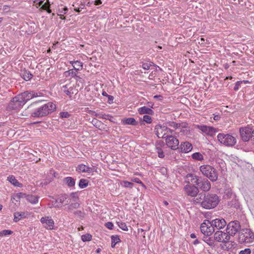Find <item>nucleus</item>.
<instances>
[{
	"label": "nucleus",
	"instance_id": "09e8293b",
	"mask_svg": "<svg viewBox=\"0 0 254 254\" xmlns=\"http://www.w3.org/2000/svg\"><path fill=\"white\" fill-rule=\"evenodd\" d=\"M50 174L52 176H54V178H59L60 177V174L58 172L55 171L53 169L50 170Z\"/></svg>",
	"mask_w": 254,
	"mask_h": 254
},
{
	"label": "nucleus",
	"instance_id": "c9c22d12",
	"mask_svg": "<svg viewBox=\"0 0 254 254\" xmlns=\"http://www.w3.org/2000/svg\"><path fill=\"white\" fill-rule=\"evenodd\" d=\"M208 236L204 237L203 241L206 243L209 246L214 247L215 246V243L214 240L211 237H207Z\"/></svg>",
	"mask_w": 254,
	"mask_h": 254
},
{
	"label": "nucleus",
	"instance_id": "4c0bfd02",
	"mask_svg": "<svg viewBox=\"0 0 254 254\" xmlns=\"http://www.w3.org/2000/svg\"><path fill=\"white\" fill-rule=\"evenodd\" d=\"M88 181L86 179H81L80 180L78 186L81 189H84L88 186Z\"/></svg>",
	"mask_w": 254,
	"mask_h": 254
},
{
	"label": "nucleus",
	"instance_id": "6ab92c4d",
	"mask_svg": "<svg viewBox=\"0 0 254 254\" xmlns=\"http://www.w3.org/2000/svg\"><path fill=\"white\" fill-rule=\"evenodd\" d=\"M201 178L193 174H188L186 176V180H189L191 185L197 186Z\"/></svg>",
	"mask_w": 254,
	"mask_h": 254
},
{
	"label": "nucleus",
	"instance_id": "a211bd4d",
	"mask_svg": "<svg viewBox=\"0 0 254 254\" xmlns=\"http://www.w3.org/2000/svg\"><path fill=\"white\" fill-rule=\"evenodd\" d=\"M192 149V144L187 141L181 143L180 147H179L178 148L180 152L185 153L190 152Z\"/></svg>",
	"mask_w": 254,
	"mask_h": 254
},
{
	"label": "nucleus",
	"instance_id": "39448f33",
	"mask_svg": "<svg viewBox=\"0 0 254 254\" xmlns=\"http://www.w3.org/2000/svg\"><path fill=\"white\" fill-rule=\"evenodd\" d=\"M201 174L210 181L215 182L218 180V173L217 170L209 165H203L199 167Z\"/></svg>",
	"mask_w": 254,
	"mask_h": 254
},
{
	"label": "nucleus",
	"instance_id": "c85d7f7f",
	"mask_svg": "<svg viewBox=\"0 0 254 254\" xmlns=\"http://www.w3.org/2000/svg\"><path fill=\"white\" fill-rule=\"evenodd\" d=\"M26 218V215L25 212H16L14 213V219L13 221L15 222H17L21 219Z\"/></svg>",
	"mask_w": 254,
	"mask_h": 254
},
{
	"label": "nucleus",
	"instance_id": "ea45409f",
	"mask_svg": "<svg viewBox=\"0 0 254 254\" xmlns=\"http://www.w3.org/2000/svg\"><path fill=\"white\" fill-rule=\"evenodd\" d=\"M94 116L98 118L106 120H109V118L111 117V116H110L109 115H106L105 114H104L103 112H101L99 113H95Z\"/></svg>",
	"mask_w": 254,
	"mask_h": 254
},
{
	"label": "nucleus",
	"instance_id": "5fc2aeb1",
	"mask_svg": "<svg viewBox=\"0 0 254 254\" xmlns=\"http://www.w3.org/2000/svg\"><path fill=\"white\" fill-rule=\"evenodd\" d=\"M165 145L164 142L162 140H159L156 142L155 147H163Z\"/></svg>",
	"mask_w": 254,
	"mask_h": 254
},
{
	"label": "nucleus",
	"instance_id": "412c9836",
	"mask_svg": "<svg viewBox=\"0 0 254 254\" xmlns=\"http://www.w3.org/2000/svg\"><path fill=\"white\" fill-rule=\"evenodd\" d=\"M68 202V203L66 204L67 206L64 208V209L69 213L73 212L74 210L78 208L80 206L78 202H71L70 203H69V202Z\"/></svg>",
	"mask_w": 254,
	"mask_h": 254
},
{
	"label": "nucleus",
	"instance_id": "c03bdc74",
	"mask_svg": "<svg viewBox=\"0 0 254 254\" xmlns=\"http://www.w3.org/2000/svg\"><path fill=\"white\" fill-rule=\"evenodd\" d=\"M13 233V231L10 230H3L0 232V237L10 235Z\"/></svg>",
	"mask_w": 254,
	"mask_h": 254
},
{
	"label": "nucleus",
	"instance_id": "5701e85b",
	"mask_svg": "<svg viewBox=\"0 0 254 254\" xmlns=\"http://www.w3.org/2000/svg\"><path fill=\"white\" fill-rule=\"evenodd\" d=\"M75 181L76 179L71 177H67L64 178V182L65 183L67 186L71 189L74 188L75 185Z\"/></svg>",
	"mask_w": 254,
	"mask_h": 254
},
{
	"label": "nucleus",
	"instance_id": "473e14b6",
	"mask_svg": "<svg viewBox=\"0 0 254 254\" xmlns=\"http://www.w3.org/2000/svg\"><path fill=\"white\" fill-rule=\"evenodd\" d=\"M53 205L55 207H61L63 206V200L60 197L54 198L52 201Z\"/></svg>",
	"mask_w": 254,
	"mask_h": 254
},
{
	"label": "nucleus",
	"instance_id": "603ef678",
	"mask_svg": "<svg viewBox=\"0 0 254 254\" xmlns=\"http://www.w3.org/2000/svg\"><path fill=\"white\" fill-rule=\"evenodd\" d=\"M251 250L249 248H246L244 250H241L239 252V254H251Z\"/></svg>",
	"mask_w": 254,
	"mask_h": 254
},
{
	"label": "nucleus",
	"instance_id": "72a5a7b5",
	"mask_svg": "<svg viewBox=\"0 0 254 254\" xmlns=\"http://www.w3.org/2000/svg\"><path fill=\"white\" fill-rule=\"evenodd\" d=\"M42 10H46L49 13L52 12L51 9H50V3L49 0H46V2L44 3V4L41 6L40 8Z\"/></svg>",
	"mask_w": 254,
	"mask_h": 254
},
{
	"label": "nucleus",
	"instance_id": "3c124183",
	"mask_svg": "<svg viewBox=\"0 0 254 254\" xmlns=\"http://www.w3.org/2000/svg\"><path fill=\"white\" fill-rule=\"evenodd\" d=\"M74 215L77 216L79 218H82L84 217V213L80 210H77L73 212Z\"/></svg>",
	"mask_w": 254,
	"mask_h": 254
},
{
	"label": "nucleus",
	"instance_id": "4be33fe9",
	"mask_svg": "<svg viewBox=\"0 0 254 254\" xmlns=\"http://www.w3.org/2000/svg\"><path fill=\"white\" fill-rule=\"evenodd\" d=\"M69 63L71 64L74 71H76V73L78 70L82 69V63L79 61H69Z\"/></svg>",
	"mask_w": 254,
	"mask_h": 254
},
{
	"label": "nucleus",
	"instance_id": "7ed1b4c3",
	"mask_svg": "<svg viewBox=\"0 0 254 254\" xmlns=\"http://www.w3.org/2000/svg\"><path fill=\"white\" fill-rule=\"evenodd\" d=\"M43 94L34 91H26L15 96L11 99L7 106L9 110H19L25 103L31 99L41 96Z\"/></svg>",
	"mask_w": 254,
	"mask_h": 254
},
{
	"label": "nucleus",
	"instance_id": "f8f14e48",
	"mask_svg": "<svg viewBox=\"0 0 254 254\" xmlns=\"http://www.w3.org/2000/svg\"><path fill=\"white\" fill-rule=\"evenodd\" d=\"M166 145L171 149L176 150L179 148V141L175 136L171 135L165 138Z\"/></svg>",
	"mask_w": 254,
	"mask_h": 254
},
{
	"label": "nucleus",
	"instance_id": "37998d69",
	"mask_svg": "<svg viewBox=\"0 0 254 254\" xmlns=\"http://www.w3.org/2000/svg\"><path fill=\"white\" fill-rule=\"evenodd\" d=\"M121 184L124 187L129 188H132L134 185L132 183L127 181H122Z\"/></svg>",
	"mask_w": 254,
	"mask_h": 254
},
{
	"label": "nucleus",
	"instance_id": "20e7f679",
	"mask_svg": "<svg viewBox=\"0 0 254 254\" xmlns=\"http://www.w3.org/2000/svg\"><path fill=\"white\" fill-rule=\"evenodd\" d=\"M195 204H199L202 207L210 209L215 207L219 202L218 196L216 194L200 192L197 197L194 198Z\"/></svg>",
	"mask_w": 254,
	"mask_h": 254
},
{
	"label": "nucleus",
	"instance_id": "9b49d317",
	"mask_svg": "<svg viewBox=\"0 0 254 254\" xmlns=\"http://www.w3.org/2000/svg\"><path fill=\"white\" fill-rule=\"evenodd\" d=\"M240 136L243 141H248L251 139L252 132V127L248 125L246 127H241L239 129Z\"/></svg>",
	"mask_w": 254,
	"mask_h": 254
},
{
	"label": "nucleus",
	"instance_id": "7c9ffc66",
	"mask_svg": "<svg viewBox=\"0 0 254 254\" xmlns=\"http://www.w3.org/2000/svg\"><path fill=\"white\" fill-rule=\"evenodd\" d=\"M91 168L88 166L84 165V164H80L78 165L76 170L79 172H90Z\"/></svg>",
	"mask_w": 254,
	"mask_h": 254
},
{
	"label": "nucleus",
	"instance_id": "052dcab7",
	"mask_svg": "<svg viewBox=\"0 0 254 254\" xmlns=\"http://www.w3.org/2000/svg\"><path fill=\"white\" fill-rule=\"evenodd\" d=\"M225 195L227 196V197H229L231 196V195L232 194V190H226L225 191Z\"/></svg>",
	"mask_w": 254,
	"mask_h": 254
},
{
	"label": "nucleus",
	"instance_id": "ddd939ff",
	"mask_svg": "<svg viewBox=\"0 0 254 254\" xmlns=\"http://www.w3.org/2000/svg\"><path fill=\"white\" fill-rule=\"evenodd\" d=\"M167 127L166 125L158 124L154 128L155 134L159 138H165L167 137Z\"/></svg>",
	"mask_w": 254,
	"mask_h": 254
},
{
	"label": "nucleus",
	"instance_id": "dca6fc26",
	"mask_svg": "<svg viewBox=\"0 0 254 254\" xmlns=\"http://www.w3.org/2000/svg\"><path fill=\"white\" fill-rule=\"evenodd\" d=\"M210 222L213 227L218 230L223 229L227 225V223L223 218H216Z\"/></svg>",
	"mask_w": 254,
	"mask_h": 254
},
{
	"label": "nucleus",
	"instance_id": "0eeeda50",
	"mask_svg": "<svg viewBox=\"0 0 254 254\" xmlns=\"http://www.w3.org/2000/svg\"><path fill=\"white\" fill-rule=\"evenodd\" d=\"M218 140L220 143L226 146H233L236 142V138L230 134L220 133L217 135Z\"/></svg>",
	"mask_w": 254,
	"mask_h": 254
},
{
	"label": "nucleus",
	"instance_id": "bf43d9fd",
	"mask_svg": "<svg viewBox=\"0 0 254 254\" xmlns=\"http://www.w3.org/2000/svg\"><path fill=\"white\" fill-rule=\"evenodd\" d=\"M166 130H167V136H170L174 132V130L168 128V127H167V129H166Z\"/></svg>",
	"mask_w": 254,
	"mask_h": 254
},
{
	"label": "nucleus",
	"instance_id": "b1692460",
	"mask_svg": "<svg viewBox=\"0 0 254 254\" xmlns=\"http://www.w3.org/2000/svg\"><path fill=\"white\" fill-rule=\"evenodd\" d=\"M225 233L222 231H217L214 234V240L218 242H223Z\"/></svg>",
	"mask_w": 254,
	"mask_h": 254
},
{
	"label": "nucleus",
	"instance_id": "4d7b16f0",
	"mask_svg": "<svg viewBox=\"0 0 254 254\" xmlns=\"http://www.w3.org/2000/svg\"><path fill=\"white\" fill-rule=\"evenodd\" d=\"M106 226L109 229L112 230L113 229L114 225L113 223L109 222L106 223Z\"/></svg>",
	"mask_w": 254,
	"mask_h": 254
},
{
	"label": "nucleus",
	"instance_id": "e2e57ef3",
	"mask_svg": "<svg viewBox=\"0 0 254 254\" xmlns=\"http://www.w3.org/2000/svg\"><path fill=\"white\" fill-rule=\"evenodd\" d=\"M3 10L5 12H8L9 11V6L6 5L3 6Z\"/></svg>",
	"mask_w": 254,
	"mask_h": 254
},
{
	"label": "nucleus",
	"instance_id": "f03ea898",
	"mask_svg": "<svg viewBox=\"0 0 254 254\" xmlns=\"http://www.w3.org/2000/svg\"><path fill=\"white\" fill-rule=\"evenodd\" d=\"M43 94L34 91H26L15 96L11 99L7 106L9 110H19L25 103L31 99L41 96Z\"/></svg>",
	"mask_w": 254,
	"mask_h": 254
},
{
	"label": "nucleus",
	"instance_id": "f704fd0d",
	"mask_svg": "<svg viewBox=\"0 0 254 254\" xmlns=\"http://www.w3.org/2000/svg\"><path fill=\"white\" fill-rule=\"evenodd\" d=\"M76 71H74L73 69H69L67 71H64V76L66 77L72 78L76 76Z\"/></svg>",
	"mask_w": 254,
	"mask_h": 254
},
{
	"label": "nucleus",
	"instance_id": "1a4fd4ad",
	"mask_svg": "<svg viewBox=\"0 0 254 254\" xmlns=\"http://www.w3.org/2000/svg\"><path fill=\"white\" fill-rule=\"evenodd\" d=\"M187 184L184 187L185 193L189 196L197 197L198 195L199 190L197 186L194 185H191L190 181L185 180Z\"/></svg>",
	"mask_w": 254,
	"mask_h": 254
},
{
	"label": "nucleus",
	"instance_id": "f3484780",
	"mask_svg": "<svg viewBox=\"0 0 254 254\" xmlns=\"http://www.w3.org/2000/svg\"><path fill=\"white\" fill-rule=\"evenodd\" d=\"M40 221L43 224H46V225L44 226L46 229L49 230L53 229L54 222L53 220L49 217H42L40 219Z\"/></svg>",
	"mask_w": 254,
	"mask_h": 254
},
{
	"label": "nucleus",
	"instance_id": "69168bd1",
	"mask_svg": "<svg viewBox=\"0 0 254 254\" xmlns=\"http://www.w3.org/2000/svg\"><path fill=\"white\" fill-rule=\"evenodd\" d=\"M45 0H40L38 3L37 4L38 5V6L41 7L42 5L44 4Z\"/></svg>",
	"mask_w": 254,
	"mask_h": 254
},
{
	"label": "nucleus",
	"instance_id": "de8ad7c7",
	"mask_svg": "<svg viewBox=\"0 0 254 254\" xmlns=\"http://www.w3.org/2000/svg\"><path fill=\"white\" fill-rule=\"evenodd\" d=\"M143 120L147 124H150L152 122L151 117L149 115H144L143 117Z\"/></svg>",
	"mask_w": 254,
	"mask_h": 254
},
{
	"label": "nucleus",
	"instance_id": "774afa93",
	"mask_svg": "<svg viewBox=\"0 0 254 254\" xmlns=\"http://www.w3.org/2000/svg\"><path fill=\"white\" fill-rule=\"evenodd\" d=\"M251 139L254 141V128H253V127H252V132L251 134Z\"/></svg>",
	"mask_w": 254,
	"mask_h": 254
},
{
	"label": "nucleus",
	"instance_id": "338daca9",
	"mask_svg": "<svg viewBox=\"0 0 254 254\" xmlns=\"http://www.w3.org/2000/svg\"><path fill=\"white\" fill-rule=\"evenodd\" d=\"M102 3L101 0H96L94 1V4L96 5H99Z\"/></svg>",
	"mask_w": 254,
	"mask_h": 254
},
{
	"label": "nucleus",
	"instance_id": "423d86ee",
	"mask_svg": "<svg viewBox=\"0 0 254 254\" xmlns=\"http://www.w3.org/2000/svg\"><path fill=\"white\" fill-rule=\"evenodd\" d=\"M239 241L241 244L252 243L254 241V233L249 228L241 229L239 233Z\"/></svg>",
	"mask_w": 254,
	"mask_h": 254
},
{
	"label": "nucleus",
	"instance_id": "13d9d810",
	"mask_svg": "<svg viewBox=\"0 0 254 254\" xmlns=\"http://www.w3.org/2000/svg\"><path fill=\"white\" fill-rule=\"evenodd\" d=\"M132 182H135L137 184H141L142 186H144L143 183L138 178H134L131 180Z\"/></svg>",
	"mask_w": 254,
	"mask_h": 254
},
{
	"label": "nucleus",
	"instance_id": "2eb2a0df",
	"mask_svg": "<svg viewBox=\"0 0 254 254\" xmlns=\"http://www.w3.org/2000/svg\"><path fill=\"white\" fill-rule=\"evenodd\" d=\"M197 128L208 135L213 136L217 132V129L206 125H198Z\"/></svg>",
	"mask_w": 254,
	"mask_h": 254
},
{
	"label": "nucleus",
	"instance_id": "4468645a",
	"mask_svg": "<svg viewBox=\"0 0 254 254\" xmlns=\"http://www.w3.org/2000/svg\"><path fill=\"white\" fill-rule=\"evenodd\" d=\"M197 188L198 190L200 189L201 190L207 192L211 188V185L210 181L207 178H201L198 183L197 184Z\"/></svg>",
	"mask_w": 254,
	"mask_h": 254
},
{
	"label": "nucleus",
	"instance_id": "e433bc0d",
	"mask_svg": "<svg viewBox=\"0 0 254 254\" xmlns=\"http://www.w3.org/2000/svg\"><path fill=\"white\" fill-rule=\"evenodd\" d=\"M111 247L114 248L116 245L121 242L119 236L118 235L111 236Z\"/></svg>",
	"mask_w": 254,
	"mask_h": 254
},
{
	"label": "nucleus",
	"instance_id": "a878e982",
	"mask_svg": "<svg viewBox=\"0 0 254 254\" xmlns=\"http://www.w3.org/2000/svg\"><path fill=\"white\" fill-rule=\"evenodd\" d=\"M138 112L139 114L141 115L148 114L152 115L154 113V112L152 109L146 106L139 108L138 110Z\"/></svg>",
	"mask_w": 254,
	"mask_h": 254
},
{
	"label": "nucleus",
	"instance_id": "79ce46f5",
	"mask_svg": "<svg viewBox=\"0 0 254 254\" xmlns=\"http://www.w3.org/2000/svg\"><path fill=\"white\" fill-rule=\"evenodd\" d=\"M155 149L159 158H163L165 157L164 152L162 150V147H155Z\"/></svg>",
	"mask_w": 254,
	"mask_h": 254
},
{
	"label": "nucleus",
	"instance_id": "aec40b11",
	"mask_svg": "<svg viewBox=\"0 0 254 254\" xmlns=\"http://www.w3.org/2000/svg\"><path fill=\"white\" fill-rule=\"evenodd\" d=\"M20 75L24 80L27 81L30 80L33 77L31 72L26 68L21 70Z\"/></svg>",
	"mask_w": 254,
	"mask_h": 254
},
{
	"label": "nucleus",
	"instance_id": "cd10ccee",
	"mask_svg": "<svg viewBox=\"0 0 254 254\" xmlns=\"http://www.w3.org/2000/svg\"><path fill=\"white\" fill-rule=\"evenodd\" d=\"M79 200V196L77 192H71L69 195V198L67 200V202L68 201L69 203L71 202H78Z\"/></svg>",
	"mask_w": 254,
	"mask_h": 254
},
{
	"label": "nucleus",
	"instance_id": "6e6552de",
	"mask_svg": "<svg viewBox=\"0 0 254 254\" xmlns=\"http://www.w3.org/2000/svg\"><path fill=\"white\" fill-rule=\"evenodd\" d=\"M241 226L239 221H233L227 225L226 232L231 236H234L237 233H239L241 230Z\"/></svg>",
	"mask_w": 254,
	"mask_h": 254
},
{
	"label": "nucleus",
	"instance_id": "2f4dec72",
	"mask_svg": "<svg viewBox=\"0 0 254 254\" xmlns=\"http://www.w3.org/2000/svg\"><path fill=\"white\" fill-rule=\"evenodd\" d=\"M27 194L23 192H18L13 194L11 197V199H14L17 202L20 201L21 198L26 197Z\"/></svg>",
	"mask_w": 254,
	"mask_h": 254
},
{
	"label": "nucleus",
	"instance_id": "680f3d73",
	"mask_svg": "<svg viewBox=\"0 0 254 254\" xmlns=\"http://www.w3.org/2000/svg\"><path fill=\"white\" fill-rule=\"evenodd\" d=\"M71 57V56L68 54H64V59H65L66 60H69V61H68L69 63V61H70V60H71L72 59Z\"/></svg>",
	"mask_w": 254,
	"mask_h": 254
},
{
	"label": "nucleus",
	"instance_id": "a18cd8bd",
	"mask_svg": "<svg viewBox=\"0 0 254 254\" xmlns=\"http://www.w3.org/2000/svg\"><path fill=\"white\" fill-rule=\"evenodd\" d=\"M117 224L118 226L124 231H127L128 228L126 225V224L123 222H117Z\"/></svg>",
	"mask_w": 254,
	"mask_h": 254
},
{
	"label": "nucleus",
	"instance_id": "864d4df0",
	"mask_svg": "<svg viewBox=\"0 0 254 254\" xmlns=\"http://www.w3.org/2000/svg\"><path fill=\"white\" fill-rule=\"evenodd\" d=\"M230 235H229V234H228L227 232L225 233V235L224 237V239H223V242L222 243H227L229 241L230 239Z\"/></svg>",
	"mask_w": 254,
	"mask_h": 254
},
{
	"label": "nucleus",
	"instance_id": "a19ab883",
	"mask_svg": "<svg viewBox=\"0 0 254 254\" xmlns=\"http://www.w3.org/2000/svg\"><path fill=\"white\" fill-rule=\"evenodd\" d=\"M165 125L168 127H172L175 129L178 128L179 127H180V124L174 122H168L165 123Z\"/></svg>",
	"mask_w": 254,
	"mask_h": 254
},
{
	"label": "nucleus",
	"instance_id": "49530a36",
	"mask_svg": "<svg viewBox=\"0 0 254 254\" xmlns=\"http://www.w3.org/2000/svg\"><path fill=\"white\" fill-rule=\"evenodd\" d=\"M92 239V236L89 234L83 235L81 236V239L83 242L90 241Z\"/></svg>",
	"mask_w": 254,
	"mask_h": 254
},
{
	"label": "nucleus",
	"instance_id": "c756f323",
	"mask_svg": "<svg viewBox=\"0 0 254 254\" xmlns=\"http://www.w3.org/2000/svg\"><path fill=\"white\" fill-rule=\"evenodd\" d=\"M26 198L27 201H28L30 203L32 204H36L38 203L39 197L38 196L33 195L32 194H27Z\"/></svg>",
	"mask_w": 254,
	"mask_h": 254
},
{
	"label": "nucleus",
	"instance_id": "58836bf2",
	"mask_svg": "<svg viewBox=\"0 0 254 254\" xmlns=\"http://www.w3.org/2000/svg\"><path fill=\"white\" fill-rule=\"evenodd\" d=\"M192 158L196 160L201 161L203 160V156L199 152H195L192 154Z\"/></svg>",
	"mask_w": 254,
	"mask_h": 254
},
{
	"label": "nucleus",
	"instance_id": "9d476101",
	"mask_svg": "<svg viewBox=\"0 0 254 254\" xmlns=\"http://www.w3.org/2000/svg\"><path fill=\"white\" fill-rule=\"evenodd\" d=\"M200 231L205 236H209L214 232L215 229L210 221L205 220L200 225Z\"/></svg>",
	"mask_w": 254,
	"mask_h": 254
},
{
	"label": "nucleus",
	"instance_id": "0e129e2a",
	"mask_svg": "<svg viewBox=\"0 0 254 254\" xmlns=\"http://www.w3.org/2000/svg\"><path fill=\"white\" fill-rule=\"evenodd\" d=\"M51 182V180H49L48 181H46V180H44L42 182V186H45L46 185H47L48 184H49L50 182Z\"/></svg>",
	"mask_w": 254,
	"mask_h": 254
},
{
	"label": "nucleus",
	"instance_id": "8fccbe9b",
	"mask_svg": "<svg viewBox=\"0 0 254 254\" xmlns=\"http://www.w3.org/2000/svg\"><path fill=\"white\" fill-rule=\"evenodd\" d=\"M153 64V63H143L142 64V68L144 69H149L150 67L152 65V64Z\"/></svg>",
	"mask_w": 254,
	"mask_h": 254
},
{
	"label": "nucleus",
	"instance_id": "393cba45",
	"mask_svg": "<svg viewBox=\"0 0 254 254\" xmlns=\"http://www.w3.org/2000/svg\"><path fill=\"white\" fill-rule=\"evenodd\" d=\"M122 123L124 125H129L132 126H136L138 123L133 118H126L122 121Z\"/></svg>",
	"mask_w": 254,
	"mask_h": 254
},
{
	"label": "nucleus",
	"instance_id": "bb28decb",
	"mask_svg": "<svg viewBox=\"0 0 254 254\" xmlns=\"http://www.w3.org/2000/svg\"><path fill=\"white\" fill-rule=\"evenodd\" d=\"M7 180L15 187H22L23 186V184L19 183L13 175L8 177Z\"/></svg>",
	"mask_w": 254,
	"mask_h": 254
},
{
	"label": "nucleus",
	"instance_id": "6e6d98bb",
	"mask_svg": "<svg viewBox=\"0 0 254 254\" xmlns=\"http://www.w3.org/2000/svg\"><path fill=\"white\" fill-rule=\"evenodd\" d=\"M242 81H237L236 84H235V85L234 87V90L235 91H237L239 89V86L240 85L242 84Z\"/></svg>",
	"mask_w": 254,
	"mask_h": 254
},
{
	"label": "nucleus",
	"instance_id": "f257e3e1",
	"mask_svg": "<svg viewBox=\"0 0 254 254\" xmlns=\"http://www.w3.org/2000/svg\"><path fill=\"white\" fill-rule=\"evenodd\" d=\"M43 100H38L31 104L28 107L30 117L42 118L49 115L55 111L56 107L52 102L42 104Z\"/></svg>",
	"mask_w": 254,
	"mask_h": 254
}]
</instances>
